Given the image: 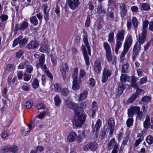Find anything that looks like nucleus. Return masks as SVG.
Masks as SVG:
<instances>
[{
	"instance_id": "f257e3e1",
	"label": "nucleus",
	"mask_w": 153,
	"mask_h": 153,
	"mask_svg": "<svg viewBox=\"0 0 153 153\" xmlns=\"http://www.w3.org/2000/svg\"><path fill=\"white\" fill-rule=\"evenodd\" d=\"M65 103L70 108L74 111L76 110L74 123L75 128L81 127L85 120L86 114L84 113L83 111L77 109L78 106V105L72 102L69 97L67 98L65 101Z\"/></svg>"
},
{
	"instance_id": "f03ea898",
	"label": "nucleus",
	"mask_w": 153,
	"mask_h": 153,
	"mask_svg": "<svg viewBox=\"0 0 153 153\" xmlns=\"http://www.w3.org/2000/svg\"><path fill=\"white\" fill-rule=\"evenodd\" d=\"M83 42L85 44V45H82V49L85 60V61L86 64L87 65H89V59L88 56V54L91 55V50L88 43L87 39V35L86 33H85L83 37Z\"/></svg>"
},
{
	"instance_id": "7ed1b4c3",
	"label": "nucleus",
	"mask_w": 153,
	"mask_h": 153,
	"mask_svg": "<svg viewBox=\"0 0 153 153\" xmlns=\"http://www.w3.org/2000/svg\"><path fill=\"white\" fill-rule=\"evenodd\" d=\"M125 33V30H121L118 32L116 35L115 52L117 54L118 53V50L122 45V42L124 38Z\"/></svg>"
},
{
	"instance_id": "20e7f679",
	"label": "nucleus",
	"mask_w": 153,
	"mask_h": 153,
	"mask_svg": "<svg viewBox=\"0 0 153 153\" xmlns=\"http://www.w3.org/2000/svg\"><path fill=\"white\" fill-rule=\"evenodd\" d=\"M132 43V39L131 36L128 35L126 38L124 45V49L121 53V55L123 57L130 47Z\"/></svg>"
},
{
	"instance_id": "39448f33",
	"label": "nucleus",
	"mask_w": 153,
	"mask_h": 153,
	"mask_svg": "<svg viewBox=\"0 0 153 153\" xmlns=\"http://www.w3.org/2000/svg\"><path fill=\"white\" fill-rule=\"evenodd\" d=\"M80 2L79 0H68L66 1L69 7L72 10H74L77 8L80 5Z\"/></svg>"
},
{
	"instance_id": "423d86ee",
	"label": "nucleus",
	"mask_w": 153,
	"mask_h": 153,
	"mask_svg": "<svg viewBox=\"0 0 153 153\" xmlns=\"http://www.w3.org/2000/svg\"><path fill=\"white\" fill-rule=\"evenodd\" d=\"M111 74V70L108 69L106 68L104 69L102 73V81L103 83L105 82L108 79V77L110 76Z\"/></svg>"
},
{
	"instance_id": "0eeeda50",
	"label": "nucleus",
	"mask_w": 153,
	"mask_h": 153,
	"mask_svg": "<svg viewBox=\"0 0 153 153\" xmlns=\"http://www.w3.org/2000/svg\"><path fill=\"white\" fill-rule=\"evenodd\" d=\"M97 143L94 142H93L85 146L84 147V149L85 151H87L90 149L92 151H94L97 149Z\"/></svg>"
},
{
	"instance_id": "6e6552de",
	"label": "nucleus",
	"mask_w": 153,
	"mask_h": 153,
	"mask_svg": "<svg viewBox=\"0 0 153 153\" xmlns=\"http://www.w3.org/2000/svg\"><path fill=\"white\" fill-rule=\"evenodd\" d=\"M45 61V55L44 54H42L39 59V63L36 65V67L38 68L40 67L42 69H46L47 68V67L45 65H43Z\"/></svg>"
},
{
	"instance_id": "1a4fd4ad",
	"label": "nucleus",
	"mask_w": 153,
	"mask_h": 153,
	"mask_svg": "<svg viewBox=\"0 0 153 153\" xmlns=\"http://www.w3.org/2000/svg\"><path fill=\"white\" fill-rule=\"evenodd\" d=\"M107 124L108 129L110 130V134L111 135L114 130V119L112 118H109L108 120Z\"/></svg>"
},
{
	"instance_id": "9d476101",
	"label": "nucleus",
	"mask_w": 153,
	"mask_h": 153,
	"mask_svg": "<svg viewBox=\"0 0 153 153\" xmlns=\"http://www.w3.org/2000/svg\"><path fill=\"white\" fill-rule=\"evenodd\" d=\"M28 23L26 22H24L20 24H16L15 26V30L18 31L22 30H24L28 27Z\"/></svg>"
},
{
	"instance_id": "9b49d317",
	"label": "nucleus",
	"mask_w": 153,
	"mask_h": 153,
	"mask_svg": "<svg viewBox=\"0 0 153 153\" xmlns=\"http://www.w3.org/2000/svg\"><path fill=\"white\" fill-rule=\"evenodd\" d=\"M77 137V135L75 132L71 131L67 137V140L69 142H72L75 141Z\"/></svg>"
},
{
	"instance_id": "f8f14e48",
	"label": "nucleus",
	"mask_w": 153,
	"mask_h": 153,
	"mask_svg": "<svg viewBox=\"0 0 153 153\" xmlns=\"http://www.w3.org/2000/svg\"><path fill=\"white\" fill-rule=\"evenodd\" d=\"M68 66L67 64L66 63H63L62 66L60 69V70L61 72L63 78L64 79L66 77V72L68 70Z\"/></svg>"
},
{
	"instance_id": "ddd939ff",
	"label": "nucleus",
	"mask_w": 153,
	"mask_h": 153,
	"mask_svg": "<svg viewBox=\"0 0 153 153\" xmlns=\"http://www.w3.org/2000/svg\"><path fill=\"white\" fill-rule=\"evenodd\" d=\"M42 8L44 13V19L46 21H48L49 19V12L50 10L48 9V6L46 4L43 5Z\"/></svg>"
},
{
	"instance_id": "4468645a",
	"label": "nucleus",
	"mask_w": 153,
	"mask_h": 153,
	"mask_svg": "<svg viewBox=\"0 0 153 153\" xmlns=\"http://www.w3.org/2000/svg\"><path fill=\"white\" fill-rule=\"evenodd\" d=\"M120 15L121 17L123 18L126 15L127 9L126 5L124 4H121L120 7Z\"/></svg>"
},
{
	"instance_id": "2eb2a0df",
	"label": "nucleus",
	"mask_w": 153,
	"mask_h": 153,
	"mask_svg": "<svg viewBox=\"0 0 153 153\" xmlns=\"http://www.w3.org/2000/svg\"><path fill=\"white\" fill-rule=\"evenodd\" d=\"M39 45V43L36 41L35 40H32L27 45V47L29 49H33L36 48Z\"/></svg>"
},
{
	"instance_id": "dca6fc26",
	"label": "nucleus",
	"mask_w": 153,
	"mask_h": 153,
	"mask_svg": "<svg viewBox=\"0 0 153 153\" xmlns=\"http://www.w3.org/2000/svg\"><path fill=\"white\" fill-rule=\"evenodd\" d=\"M102 69L101 63L98 61L96 62L94 66V72L97 74L100 73Z\"/></svg>"
},
{
	"instance_id": "f3484780",
	"label": "nucleus",
	"mask_w": 153,
	"mask_h": 153,
	"mask_svg": "<svg viewBox=\"0 0 153 153\" xmlns=\"http://www.w3.org/2000/svg\"><path fill=\"white\" fill-rule=\"evenodd\" d=\"M145 30L142 31L141 35L139 36L138 42L140 44H143L146 39V33H145Z\"/></svg>"
},
{
	"instance_id": "a211bd4d",
	"label": "nucleus",
	"mask_w": 153,
	"mask_h": 153,
	"mask_svg": "<svg viewBox=\"0 0 153 153\" xmlns=\"http://www.w3.org/2000/svg\"><path fill=\"white\" fill-rule=\"evenodd\" d=\"M22 36H20L18 38L19 41V44L21 46L25 45L27 43L28 41V39L27 38H22Z\"/></svg>"
},
{
	"instance_id": "6ab92c4d",
	"label": "nucleus",
	"mask_w": 153,
	"mask_h": 153,
	"mask_svg": "<svg viewBox=\"0 0 153 153\" xmlns=\"http://www.w3.org/2000/svg\"><path fill=\"white\" fill-rule=\"evenodd\" d=\"M30 63L27 60H25L24 62H22L20 64L18 67V69H23L26 67H27Z\"/></svg>"
},
{
	"instance_id": "aec40b11",
	"label": "nucleus",
	"mask_w": 153,
	"mask_h": 153,
	"mask_svg": "<svg viewBox=\"0 0 153 153\" xmlns=\"http://www.w3.org/2000/svg\"><path fill=\"white\" fill-rule=\"evenodd\" d=\"M101 124V121L100 119H98L95 125L94 128L93 130L94 132L97 133L99 129L100 128Z\"/></svg>"
},
{
	"instance_id": "412c9836",
	"label": "nucleus",
	"mask_w": 153,
	"mask_h": 153,
	"mask_svg": "<svg viewBox=\"0 0 153 153\" xmlns=\"http://www.w3.org/2000/svg\"><path fill=\"white\" fill-rule=\"evenodd\" d=\"M79 82H78V80H73V85L72 87V89L74 90H77L79 88Z\"/></svg>"
},
{
	"instance_id": "4be33fe9",
	"label": "nucleus",
	"mask_w": 153,
	"mask_h": 153,
	"mask_svg": "<svg viewBox=\"0 0 153 153\" xmlns=\"http://www.w3.org/2000/svg\"><path fill=\"white\" fill-rule=\"evenodd\" d=\"M150 117L148 115L146 116L145 120L144 122L143 126L145 128H148L150 124Z\"/></svg>"
},
{
	"instance_id": "5701e85b",
	"label": "nucleus",
	"mask_w": 153,
	"mask_h": 153,
	"mask_svg": "<svg viewBox=\"0 0 153 153\" xmlns=\"http://www.w3.org/2000/svg\"><path fill=\"white\" fill-rule=\"evenodd\" d=\"M140 7L142 10H147L150 9L149 4L146 3H142L140 5Z\"/></svg>"
},
{
	"instance_id": "b1692460",
	"label": "nucleus",
	"mask_w": 153,
	"mask_h": 153,
	"mask_svg": "<svg viewBox=\"0 0 153 153\" xmlns=\"http://www.w3.org/2000/svg\"><path fill=\"white\" fill-rule=\"evenodd\" d=\"M124 89V85L122 83H119L118 86V94H121Z\"/></svg>"
},
{
	"instance_id": "393cba45",
	"label": "nucleus",
	"mask_w": 153,
	"mask_h": 153,
	"mask_svg": "<svg viewBox=\"0 0 153 153\" xmlns=\"http://www.w3.org/2000/svg\"><path fill=\"white\" fill-rule=\"evenodd\" d=\"M88 92L86 91H84L82 93L80 94L79 96V100H83L86 98L87 96Z\"/></svg>"
},
{
	"instance_id": "a878e982",
	"label": "nucleus",
	"mask_w": 153,
	"mask_h": 153,
	"mask_svg": "<svg viewBox=\"0 0 153 153\" xmlns=\"http://www.w3.org/2000/svg\"><path fill=\"white\" fill-rule=\"evenodd\" d=\"M55 105L56 106H59L61 102V100L59 95L57 94L54 98Z\"/></svg>"
},
{
	"instance_id": "bb28decb",
	"label": "nucleus",
	"mask_w": 153,
	"mask_h": 153,
	"mask_svg": "<svg viewBox=\"0 0 153 153\" xmlns=\"http://www.w3.org/2000/svg\"><path fill=\"white\" fill-rule=\"evenodd\" d=\"M39 51L40 52H46V53H48L49 51V49H48V47L47 45L45 46H43L41 47L39 49Z\"/></svg>"
},
{
	"instance_id": "cd10ccee",
	"label": "nucleus",
	"mask_w": 153,
	"mask_h": 153,
	"mask_svg": "<svg viewBox=\"0 0 153 153\" xmlns=\"http://www.w3.org/2000/svg\"><path fill=\"white\" fill-rule=\"evenodd\" d=\"M128 109L134 114L135 112L137 113V111H139L140 108L139 107L133 106L130 107Z\"/></svg>"
},
{
	"instance_id": "c85d7f7f",
	"label": "nucleus",
	"mask_w": 153,
	"mask_h": 153,
	"mask_svg": "<svg viewBox=\"0 0 153 153\" xmlns=\"http://www.w3.org/2000/svg\"><path fill=\"white\" fill-rule=\"evenodd\" d=\"M39 85L38 80L36 79H35L32 83V87L34 88H37Z\"/></svg>"
},
{
	"instance_id": "c756f323",
	"label": "nucleus",
	"mask_w": 153,
	"mask_h": 153,
	"mask_svg": "<svg viewBox=\"0 0 153 153\" xmlns=\"http://www.w3.org/2000/svg\"><path fill=\"white\" fill-rule=\"evenodd\" d=\"M85 71L84 70H80L79 73V83L81 82V79L83 76H84L85 74Z\"/></svg>"
},
{
	"instance_id": "7c9ffc66",
	"label": "nucleus",
	"mask_w": 153,
	"mask_h": 153,
	"mask_svg": "<svg viewBox=\"0 0 153 153\" xmlns=\"http://www.w3.org/2000/svg\"><path fill=\"white\" fill-rule=\"evenodd\" d=\"M138 42H137L135 44L133 48V51L134 52V50L138 53L141 49V44L139 43L138 45Z\"/></svg>"
},
{
	"instance_id": "2f4dec72",
	"label": "nucleus",
	"mask_w": 153,
	"mask_h": 153,
	"mask_svg": "<svg viewBox=\"0 0 153 153\" xmlns=\"http://www.w3.org/2000/svg\"><path fill=\"white\" fill-rule=\"evenodd\" d=\"M103 47L105 50L106 52L111 51L110 46L107 42H104Z\"/></svg>"
},
{
	"instance_id": "473e14b6",
	"label": "nucleus",
	"mask_w": 153,
	"mask_h": 153,
	"mask_svg": "<svg viewBox=\"0 0 153 153\" xmlns=\"http://www.w3.org/2000/svg\"><path fill=\"white\" fill-rule=\"evenodd\" d=\"M115 139L114 138H112L110 141L109 143H108V147L109 149H111V147L114 146V147L115 146V144H117V143L115 142Z\"/></svg>"
},
{
	"instance_id": "72a5a7b5",
	"label": "nucleus",
	"mask_w": 153,
	"mask_h": 153,
	"mask_svg": "<svg viewBox=\"0 0 153 153\" xmlns=\"http://www.w3.org/2000/svg\"><path fill=\"white\" fill-rule=\"evenodd\" d=\"M30 21L34 25H36L38 24V20L35 16H33L30 18Z\"/></svg>"
},
{
	"instance_id": "f704fd0d",
	"label": "nucleus",
	"mask_w": 153,
	"mask_h": 153,
	"mask_svg": "<svg viewBox=\"0 0 153 153\" xmlns=\"http://www.w3.org/2000/svg\"><path fill=\"white\" fill-rule=\"evenodd\" d=\"M54 91L56 92H59V91H60L62 89L61 87L58 83H56L54 84Z\"/></svg>"
},
{
	"instance_id": "c9c22d12",
	"label": "nucleus",
	"mask_w": 153,
	"mask_h": 153,
	"mask_svg": "<svg viewBox=\"0 0 153 153\" xmlns=\"http://www.w3.org/2000/svg\"><path fill=\"white\" fill-rule=\"evenodd\" d=\"M128 63H126L124 65L122 68V73H127V71L128 70Z\"/></svg>"
},
{
	"instance_id": "e433bc0d",
	"label": "nucleus",
	"mask_w": 153,
	"mask_h": 153,
	"mask_svg": "<svg viewBox=\"0 0 153 153\" xmlns=\"http://www.w3.org/2000/svg\"><path fill=\"white\" fill-rule=\"evenodd\" d=\"M148 24L149 21L148 20H146L143 22V29L142 31H143L144 30L145 31L144 32L146 33L147 30L146 28L148 27Z\"/></svg>"
},
{
	"instance_id": "4c0bfd02",
	"label": "nucleus",
	"mask_w": 153,
	"mask_h": 153,
	"mask_svg": "<svg viewBox=\"0 0 153 153\" xmlns=\"http://www.w3.org/2000/svg\"><path fill=\"white\" fill-rule=\"evenodd\" d=\"M146 140L149 144H151L153 142V137L151 135L148 136L146 137Z\"/></svg>"
},
{
	"instance_id": "58836bf2",
	"label": "nucleus",
	"mask_w": 153,
	"mask_h": 153,
	"mask_svg": "<svg viewBox=\"0 0 153 153\" xmlns=\"http://www.w3.org/2000/svg\"><path fill=\"white\" fill-rule=\"evenodd\" d=\"M127 76L126 74H122L120 77L121 83L125 82L127 80Z\"/></svg>"
},
{
	"instance_id": "ea45409f",
	"label": "nucleus",
	"mask_w": 153,
	"mask_h": 153,
	"mask_svg": "<svg viewBox=\"0 0 153 153\" xmlns=\"http://www.w3.org/2000/svg\"><path fill=\"white\" fill-rule=\"evenodd\" d=\"M106 58L108 61L110 62L112 59V55L111 53V51L106 52Z\"/></svg>"
},
{
	"instance_id": "a19ab883",
	"label": "nucleus",
	"mask_w": 153,
	"mask_h": 153,
	"mask_svg": "<svg viewBox=\"0 0 153 153\" xmlns=\"http://www.w3.org/2000/svg\"><path fill=\"white\" fill-rule=\"evenodd\" d=\"M90 15H88L87 17V19L85 21V27H89L90 23Z\"/></svg>"
},
{
	"instance_id": "79ce46f5",
	"label": "nucleus",
	"mask_w": 153,
	"mask_h": 153,
	"mask_svg": "<svg viewBox=\"0 0 153 153\" xmlns=\"http://www.w3.org/2000/svg\"><path fill=\"white\" fill-rule=\"evenodd\" d=\"M44 72L45 73L47 76L50 78L51 80L53 79V76L52 74L49 71L47 70V68L46 69H42Z\"/></svg>"
},
{
	"instance_id": "37998d69",
	"label": "nucleus",
	"mask_w": 153,
	"mask_h": 153,
	"mask_svg": "<svg viewBox=\"0 0 153 153\" xmlns=\"http://www.w3.org/2000/svg\"><path fill=\"white\" fill-rule=\"evenodd\" d=\"M132 20L133 26L135 27H137L138 25V22L137 18L135 17H133Z\"/></svg>"
},
{
	"instance_id": "c03bdc74",
	"label": "nucleus",
	"mask_w": 153,
	"mask_h": 153,
	"mask_svg": "<svg viewBox=\"0 0 153 153\" xmlns=\"http://www.w3.org/2000/svg\"><path fill=\"white\" fill-rule=\"evenodd\" d=\"M60 91L61 92L62 94L65 96H67L69 93L68 91L66 88L62 89Z\"/></svg>"
},
{
	"instance_id": "a18cd8bd",
	"label": "nucleus",
	"mask_w": 153,
	"mask_h": 153,
	"mask_svg": "<svg viewBox=\"0 0 153 153\" xmlns=\"http://www.w3.org/2000/svg\"><path fill=\"white\" fill-rule=\"evenodd\" d=\"M10 152L15 153L18 150V147L16 146H11L9 147Z\"/></svg>"
},
{
	"instance_id": "49530a36",
	"label": "nucleus",
	"mask_w": 153,
	"mask_h": 153,
	"mask_svg": "<svg viewBox=\"0 0 153 153\" xmlns=\"http://www.w3.org/2000/svg\"><path fill=\"white\" fill-rule=\"evenodd\" d=\"M114 33L111 32L108 35V41L111 42H113L114 40Z\"/></svg>"
},
{
	"instance_id": "de8ad7c7",
	"label": "nucleus",
	"mask_w": 153,
	"mask_h": 153,
	"mask_svg": "<svg viewBox=\"0 0 153 153\" xmlns=\"http://www.w3.org/2000/svg\"><path fill=\"white\" fill-rule=\"evenodd\" d=\"M15 69L14 67L12 64H9L7 66L6 70L9 71H11Z\"/></svg>"
},
{
	"instance_id": "09e8293b",
	"label": "nucleus",
	"mask_w": 153,
	"mask_h": 153,
	"mask_svg": "<svg viewBox=\"0 0 153 153\" xmlns=\"http://www.w3.org/2000/svg\"><path fill=\"white\" fill-rule=\"evenodd\" d=\"M78 73V69L77 68H75L74 69V72L72 75V77L73 78V80L77 79V74Z\"/></svg>"
},
{
	"instance_id": "8fccbe9b",
	"label": "nucleus",
	"mask_w": 153,
	"mask_h": 153,
	"mask_svg": "<svg viewBox=\"0 0 153 153\" xmlns=\"http://www.w3.org/2000/svg\"><path fill=\"white\" fill-rule=\"evenodd\" d=\"M133 120L132 118H128L126 121L127 126L130 127L132 125Z\"/></svg>"
},
{
	"instance_id": "3c124183",
	"label": "nucleus",
	"mask_w": 153,
	"mask_h": 153,
	"mask_svg": "<svg viewBox=\"0 0 153 153\" xmlns=\"http://www.w3.org/2000/svg\"><path fill=\"white\" fill-rule=\"evenodd\" d=\"M28 127L25 128L23 130L24 132H30V129L32 128L31 124H30L28 125Z\"/></svg>"
},
{
	"instance_id": "603ef678",
	"label": "nucleus",
	"mask_w": 153,
	"mask_h": 153,
	"mask_svg": "<svg viewBox=\"0 0 153 153\" xmlns=\"http://www.w3.org/2000/svg\"><path fill=\"white\" fill-rule=\"evenodd\" d=\"M31 78V76L30 75L25 73L24 74V79L25 81H29Z\"/></svg>"
},
{
	"instance_id": "864d4df0",
	"label": "nucleus",
	"mask_w": 153,
	"mask_h": 153,
	"mask_svg": "<svg viewBox=\"0 0 153 153\" xmlns=\"http://www.w3.org/2000/svg\"><path fill=\"white\" fill-rule=\"evenodd\" d=\"M97 12L99 14H100L103 12L104 10L102 8V6L100 5H98V7L97 8Z\"/></svg>"
},
{
	"instance_id": "5fc2aeb1",
	"label": "nucleus",
	"mask_w": 153,
	"mask_h": 153,
	"mask_svg": "<svg viewBox=\"0 0 153 153\" xmlns=\"http://www.w3.org/2000/svg\"><path fill=\"white\" fill-rule=\"evenodd\" d=\"M151 99V98L150 97L148 96H145L142 98L141 100L143 102H146L150 100Z\"/></svg>"
},
{
	"instance_id": "6e6d98bb",
	"label": "nucleus",
	"mask_w": 153,
	"mask_h": 153,
	"mask_svg": "<svg viewBox=\"0 0 153 153\" xmlns=\"http://www.w3.org/2000/svg\"><path fill=\"white\" fill-rule=\"evenodd\" d=\"M8 16L6 15H2L0 16V18L3 22L6 21L8 19Z\"/></svg>"
},
{
	"instance_id": "4d7b16f0",
	"label": "nucleus",
	"mask_w": 153,
	"mask_h": 153,
	"mask_svg": "<svg viewBox=\"0 0 153 153\" xmlns=\"http://www.w3.org/2000/svg\"><path fill=\"white\" fill-rule=\"evenodd\" d=\"M33 70V68L32 66V65H30L26 68L27 72L28 73H31L32 71Z\"/></svg>"
},
{
	"instance_id": "13d9d810",
	"label": "nucleus",
	"mask_w": 153,
	"mask_h": 153,
	"mask_svg": "<svg viewBox=\"0 0 153 153\" xmlns=\"http://www.w3.org/2000/svg\"><path fill=\"white\" fill-rule=\"evenodd\" d=\"M36 148L37 151H39L40 152L43 151L45 149L44 147L42 146H38L36 147Z\"/></svg>"
},
{
	"instance_id": "bf43d9fd",
	"label": "nucleus",
	"mask_w": 153,
	"mask_h": 153,
	"mask_svg": "<svg viewBox=\"0 0 153 153\" xmlns=\"http://www.w3.org/2000/svg\"><path fill=\"white\" fill-rule=\"evenodd\" d=\"M36 108L38 109H44L45 108L44 105L42 103H39L37 105Z\"/></svg>"
},
{
	"instance_id": "052dcab7",
	"label": "nucleus",
	"mask_w": 153,
	"mask_h": 153,
	"mask_svg": "<svg viewBox=\"0 0 153 153\" xmlns=\"http://www.w3.org/2000/svg\"><path fill=\"white\" fill-rule=\"evenodd\" d=\"M147 77L146 76L140 79V83L142 84L145 83L147 81Z\"/></svg>"
},
{
	"instance_id": "680f3d73",
	"label": "nucleus",
	"mask_w": 153,
	"mask_h": 153,
	"mask_svg": "<svg viewBox=\"0 0 153 153\" xmlns=\"http://www.w3.org/2000/svg\"><path fill=\"white\" fill-rule=\"evenodd\" d=\"M46 114V112L45 111H44L39 114L37 116V117L39 119L42 118L44 117Z\"/></svg>"
},
{
	"instance_id": "e2e57ef3",
	"label": "nucleus",
	"mask_w": 153,
	"mask_h": 153,
	"mask_svg": "<svg viewBox=\"0 0 153 153\" xmlns=\"http://www.w3.org/2000/svg\"><path fill=\"white\" fill-rule=\"evenodd\" d=\"M11 80V79H10V78L8 79V83L10 85H11L12 84H13L15 82L16 80V79L14 78Z\"/></svg>"
},
{
	"instance_id": "0e129e2a",
	"label": "nucleus",
	"mask_w": 153,
	"mask_h": 153,
	"mask_svg": "<svg viewBox=\"0 0 153 153\" xmlns=\"http://www.w3.org/2000/svg\"><path fill=\"white\" fill-rule=\"evenodd\" d=\"M23 52L21 50L19 51L16 53V56L17 58L20 57L23 54Z\"/></svg>"
},
{
	"instance_id": "69168bd1",
	"label": "nucleus",
	"mask_w": 153,
	"mask_h": 153,
	"mask_svg": "<svg viewBox=\"0 0 153 153\" xmlns=\"http://www.w3.org/2000/svg\"><path fill=\"white\" fill-rule=\"evenodd\" d=\"M118 145L117 144H115L114 147L112 152L111 153H117V149L118 148Z\"/></svg>"
},
{
	"instance_id": "338daca9",
	"label": "nucleus",
	"mask_w": 153,
	"mask_h": 153,
	"mask_svg": "<svg viewBox=\"0 0 153 153\" xmlns=\"http://www.w3.org/2000/svg\"><path fill=\"white\" fill-rule=\"evenodd\" d=\"M151 42V41L150 40L147 42L146 45L144 46V48L145 51H146L148 49V47L150 46V43Z\"/></svg>"
},
{
	"instance_id": "774afa93",
	"label": "nucleus",
	"mask_w": 153,
	"mask_h": 153,
	"mask_svg": "<svg viewBox=\"0 0 153 153\" xmlns=\"http://www.w3.org/2000/svg\"><path fill=\"white\" fill-rule=\"evenodd\" d=\"M131 20H129L127 21V25L128 29L129 30L131 26Z\"/></svg>"
}]
</instances>
